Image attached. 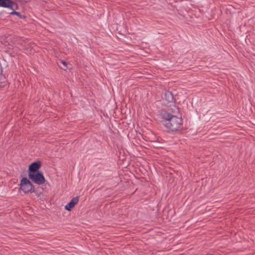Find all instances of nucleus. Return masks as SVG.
Wrapping results in <instances>:
<instances>
[{"label":"nucleus","mask_w":255,"mask_h":255,"mask_svg":"<svg viewBox=\"0 0 255 255\" xmlns=\"http://www.w3.org/2000/svg\"><path fill=\"white\" fill-rule=\"evenodd\" d=\"M12 14H16V15H18L19 14V13L17 12H11Z\"/></svg>","instance_id":"7"},{"label":"nucleus","mask_w":255,"mask_h":255,"mask_svg":"<svg viewBox=\"0 0 255 255\" xmlns=\"http://www.w3.org/2000/svg\"><path fill=\"white\" fill-rule=\"evenodd\" d=\"M28 177L33 182L38 185L42 184L45 182L44 176L39 172H28Z\"/></svg>","instance_id":"3"},{"label":"nucleus","mask_w":255,"mask_h":255,"mask_svg":"<svg viewBox=\"0 0 255 255\" xmlns=\"http://www.w3.org/2000/svg\"><path fill=\"white\" fill-rule=\"evenodd\" d=\"M62 64L64 65H66V62H64V61H62Z\"/></svg>","instance_id":"8"},{"label":"nucleus","mask_w":255,"mask_h":255,"mask_svg":"<svg viewBox=\"0 0 255 255\" xmlns=\"http://www.w3.org/2000/svg\"><path fill=\"white\" fill-rule=\"evenodd\" d=\"M79 198L78 197L73 198L71 201L65 206V209L68 211H71L75 205L78 202Z\"/></svg>","instance_id":"5"},{"label":"nucleus","mask_w":255,"mask_h":255,"mask_svg":"<svg viewBox=\"0 0 255 255\" xmlns=\"http://www.w3.org/2000/svg\"><path fill=\"white\" fill-rule=\"evenodd\" d=\"M19 189L24 193L28 194L34 191V186L30 181L27 178L21 179L19 183Z\"/></svg>","instance_id":"2"},{"label":"nucleus","mask_w":255,"mask_h":255,"mask_svg":"<svg viewBox=\"0 0 255 255\" xmlns=\"http://www.w3.org/2000/svg\"><path fill=\"white\" fill-rule=\"evenodd\" d=\"M163 124L169 129L175 131L180 128L182 125V119L168 113L163 114Z\"/></svg>","instance_id":"1"},{"label":"nucleus","mask_w":255,"mask_h":255,"mask_svg":"<svg viewBox=\"0 0 255 255\" xmlns=\"http://www.w3.org/2000/svg\"><path fill=\"white\" fill-rule=\"evenodd\" d=\"M41 166L40 162H35L29 166V172H38V170Z\"/></svg>","instance_id":"6"},{"label":"nucleus","mask_w":255,"mask_h":255,"mask_svg":"<svg viewBox=\"0 0 255 255\" xmlns=\"http://www.w3.org/2000/svg\"><path fill=\"white\" fill-rule=\"evenodd\" d=\"M0 7H3L14 9L17 5L10 0H0Z\"/></svg>","instance_id":"4"}]
</instances>
